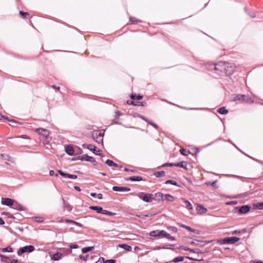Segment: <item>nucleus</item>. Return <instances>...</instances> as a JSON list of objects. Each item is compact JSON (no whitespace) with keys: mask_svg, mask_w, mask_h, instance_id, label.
<instances>
[{"mask_svg":"<svg viewBox=\"0 0 263 263\" xmlns=\"http://www.w3.org/2000/svg\"><path fill=\"white\" fill-rule=\"evenodd\" d=\"M63 201L65 210H67L68 212H70L72 210V206L68 202L65 201L64 199H63Z\"/></svg>","mask_w":263,"mask_h":263,"instance_id":"17","label":"nucleus"},{"mask_svg":"<svg viewBox=\"0 0 263 263\" xmlns=\"http://www.w3.org/2000/svg\"><path fill=\"white\" fill-rule=\"evenodd\" d=\"M180 153L182 155H184V156H187V154L186 153V151H185V149H184V148H181V149H180Z\"/></svg>","mask_w":263,"mask_h":263,"instance_id":"47","label":"nucleus"},{"mask_svg":"<svg viewBox=\"0 0 263 263\" xmlns=\"http://www.w3.org/2000/svg\"><path fill=\"white\" fill-rule=\"evenodd\" d=\"M140 118L141 119H142V120L145 121L146 122H149V120H147L145 117H144V116H140Z\"/></svg>","mask_w":263,"mask_h":263,"instance_id":"52","label":"nucleus"},{"mask_svg":"<svg viewBox=\"0 0 263 263\" xmlns=\"http://www.w3.org/2000/svg\"><path fill=\"white\" fill-rule=\"evenodd\" d=\"M183 200L184 203H185V206L189 210H192L193 209V206L192 204L189 202L188 200H184V199H182Z\"/></svg>","mask_w":263,"mask_h":263,"instance_id":"24","label":"nucleus"},{"mask_svg":"<svg viewBox=\"0 0 263 263\" xmlns=\"http://www.w3.org/2000/svg\"><path fill=\"white\" fill-rule=\"evenodd\" d=\"M68 178L70 179H76L77 178V176L75 175L69 174V176Z\"/></svg>","mask_w":263,"mask_h":263,"instance_id":"49","label":"nucleus"},{"mask_svg":"<svg viewBox=\"0 0 263 263\" xmlns=\"http://www.w3.org/2000/svg\"><path fill=\"white\" fill-rule=\"evenodd\" d=\"M74 189L76 191H78V192L81 191V189H80V188L79 186H74Z\"/></svg>","mask_w":263,"mask_h":263,"instance_id":"56","label":"nucleus"},{"mask_svg":"<svg viewBox=\"0 0 263 263\" xmlns=\"http://www.w3.org/2000/svg\"><path fill=\"white\" fill-rule=\"evenodd\" d=\"M63 254L60 252H57L56 253L52 255L51 258L53 260H59L62 258Z\"/></svg>","mask_w":263,"mask_h":263,"instance_id":"14","label":"nucleus"},{"mask_svg":"<svg viewBox=\"0 0 263 263\" xmlns=\"http://www.w3.org/2000/svg\"><path fill=\"white\" fill-rule=\"evenodd\" d=\"M89 208L91 210H95L98 213H101L102 214L103 212V209L100 206H90Z\"/></svg>","mask_w":263,"mask_h":263,"instance_id":"20","label":"nucleus"},{"mask_svg":"<svg viewBox=\"0 0 263 263\" xmlns=\"http://www.w3.org/2000/svg\"><path fill=\"white\" fill-rule=\"evenodd\" d=\"M163 249H171L174 250L175 249V245H167L162 247Z\"/></svg>","mask_w":263,"mask_h":263,"instance_id":"32","label":"nucleus"},{"mask_svg":"<svg viewBox=\"0 0 263 263\" xmlns=\"http://www.w3.org/2000/svg\"><path fill=\"white\" fill-rule=\"evenodd\" d=\"M174 166L181 168H186L187 163L185 161H181L175 164Z\"/></svg>","mask_w":263,"mask_h":263,"instance_id":"21","label":"nucleus"},{"mask_svg":"<svg viewBox=\"0 0 263 263\" xmlns=\"http://www.w3.org/2000/svg\"><path fill=\"white\" fill-rule=\"evenodd\" d=\"M79 257L80 259L83 260L84 261H86L88 259V255H86L85 256H82V255H79Z\"/></svg>","mask_w":263,"mask_h":263,"instance_id":"44","label":"nucleus"},{"mask_svg":"<svg viewBox=\"0 0 263 263\" xmlns=\"http://www.w3.org/2000/svg\"><path fill=\"white\" fill-rule=\"evenodd\" d=\"M167 232H166L164 230H161V231H159V236H163V237H165L166 234H167Z\"/></svg>","mask_w":263,"mask_h":263,"instance_id":"41","label":"nucleus"},{"mask_svg":"<svg viewBox=\"0 0 263 263\" xmlns=\"http://www.w3.org/2000/svg\"><path fill=\"white\" fill-rule=\"evenodd\" d=\"M166 238H167V239L171 240H172V241H174L176 240L175 238L173 236H172L170 234L168 233H167L166 236H165Z\"/></svg>","mask_w":263,"mask_h":263,"instance_id":"42","label":"nucleus"},{"mask_svg":"<svg viewBox=\"0 0 263 263\" xmlns=\"http://www.w3.org/2000/svg\"><path fill=\"white\" fill-rule=\"evenodd\" d=\"M35 248L33 246L29 245L21 248L17 251V255L21 256L22 254L25 252H32L34 250Z\"/></svg>","mask_w":263,"mask_h":263,"instance_id":"5","label":"nucleus"},{"mask_svg":"<svg viewBox=\"0 0 263 263\" xmlns=\"http://www.w3.org/2000/svg\"><path fill=\"white\" fill-rule=\"evenodd\" d=\"M216 183H217V181H215L213 182H206V184L208 185H211V186H213L215 189H216L218 187V186H217L216 185Z\"/></svg>","mask_w":263,"mask_h":263,"instance_id":"36","label":"nucleus"},{"mask_svg":"<svg viewBox=\"0 0 263 263\" xmlns=\"http://www.w3.org/2000/svg\"><path fill=\"white\" fill-rule=\"evenodd\" d=\"M105 163L110 166H112V165H114V162L112 160L109 159H107L105 161Z\"/></svg>","mask_w":263,"mask_h":263,"instance_id":"43","label":"nucleus"},{"mask_svg":"<svg viewBox=\"0 0 263 263\" xmlns=\"http://www.w3.org/2000/svg\"><path fill=\"white\" fill-rule=\"evenodd\" d=\"M233 101H237L239 100L242 102H245L246 103H253L254 100H252L251 98L248 97L247 96L244 95H234L233 98Z\"/></svg>","mask_w":263,"mask_h":263,"instance_id":"2","label":"nucleus"},{"mask_svg":"<svg viewBox=\"0 0 263 263\" xmlns=\"http://www.w3.org/2000/svg\"><path fill=\"white\" fill-rule=\"evenodd\" d=\"M140 250V248H139V247H135L134 248V250H135V251H139V250Z\"/></svg>","mask_w":263,"mask_h":263,"instance_id":"63","label":"nucleus"},{"mask_svg":"<svg viewBox=\"0 0 263 263\" xmlns=\"http://www.w3.org/2000/svg\"><path fill=\"white\" fill-rule=\"evenodd\" d=\"M87 148L90 151H92L93 153H95V151H96V147L92 144H88L87 145Z\"/></svg>","mask_w":263,"mask_h":263,"instance_id":"29","label":"nucleus"},{"mask_svg":"<svg viewBox=\"0 0 263 263\" xmlns=\"http://www.w3.org/2000/svg\"><path fill=\"white\" fill-rule=\"evenodd\" d=\"M239 240V238L236 237H231L226 238L224 239H221L218 241V242L220 245H224V244H233L235 242L238 241Z\"/></svg>","mask_w":263,"mask_h":263,"instance_id":"4","label":"nucleus"},{"mask_svg":"<svg viewBox=\"0 0 263 263\" xmlns=\"http://www.w3.org/2000/svg\"><path fill=\"white\" fill-rule=\"evenodd\" d=\"M196 211L198 214L202 215L206 213L208 210L202 204H197Z\"/></svg>","mask_w":263,"mask_h":263,"instance_id":"8","label":"nucleus"},{"mask_svg":"<svg viewBox=\"0 0 263 263\" xmlns=\"http://www.w3.org/2000/svg\"><path fill=\"white\" fill-rule=\"evenodd\" d=\"M93 248H94L93 247H87L83 248L82 249V252L83 253H86L88 252L92 251L93 249Z\"/></svg>","mask_w":263,"mask_h":263,"instance_id":"26","label":"nucleus"},{"mask_svg":"<svg viewBox=\"0 0 263 263\" xmlns=\"http://www.w3.org/2000/svg\"><path fill=\"white\" fill-rule=\"evenodd\" d=\"M175 164L173 163H166L164 165V166H174Z\"/></svg>","mask_w":263,"mask_h":263,"instance_id":"53","label":"nucleus"},{"mask_svg":"<svg viewBox=\"0 0 263 263\" xmlns=\"http://www.w3.org/2000/svg\"><path fill=\"white\" fill-rule=\"evenodd\" d=\"M0 257H2L3 258V260L4 261L6 260V259H8V257H6L3 255H0Z\"/></svg>","mask_w":263,"mask_h":263,"instance_id":"59","label":"nucleus"},{"mask_svg":"<svg viewBox=\"0 0 263 263\" xmlns=\"http://www.w3.org/2000/svg\"><path fill=\"white\" fill-rule=\"evenodd\" d=\"M0 250L2 251L3 252H12L13 251L12 248L10 247L0 249Z\"/></svg>","mask_w":263,"mask_h":263,"instance_id":"27","label":"nucleus"},{"mask_svg":"<svg viewBox=\"0 0 263 263\" xmlns=\"http://www.w3.org/2000/svg\"><path fill=\"white\" fill-rule=\"evenodd\" d=\"M19 14L20 15V16H26V15H29L28 12H24L23 11H20Z\"/></svg>","mask_w":263,"mask_h":263,"instance_id":"45","label":"nucleus"},{"mask_svg":"<svg viewBox=\"0 0 263 263\" xmlns=\"http://www.w3.org/2000/svg\"><path fill=\"white\" fill-rule=\"evenodd\" d=\"M10 122L12 123L11 124H10V125L14 126H15L14 124H16V122L14 120H11Z\"/></svg>","mask_w":263,"mask_h":263,"instance_id":"58","label":"nucleus"},{"mask_svg":"<svg viewBox=\"0 0 263 263\" xmlns=\"http://www.w3.org/2000/svg\"><path fill=\"white\" fill-rule=\"evenodd\" d=\"M65 151L69 156H72L74 153L73 148L70 145H68L65 147Z\"/></svg>","mask_w":263,"mask_h":263,"instance_id":"16","label":"nucleus"},{"mask_svg":"<svg viewBox=\"0 0 263 263\" xmlns=\"http://www.w3.org/2000/svg\"><path fill=\"white\" fill-rule=\"evenodd\" d=\"M165 183L166 184H172L174 185H178L177 184V183L174 181V180H167L166 182H165Z\"/></svg>","mask_w":263,"mask_h":263,"instance_id":"39","label":"nucleus"},{"mask_svg":"<svg viewBox=\"0 0 263 263\" xmlns=\"http://www.w3.org/2000/svg\"><path fill=\"white\" fill-rule=\"evenodd\" d=\"M99 262L100 263H101L102 262H103L104 263H115L116 260L115 259H107V260L104 261V258L100 257L98 261L97 262H96V263H99Z\"/></svg>","mask_w":263,"mask_h":263,"instance_id":"18","label":"nucleus"},{"mask_svg":"<svg viewBox=\"0 0 263 263\" xmlns=\"http://www.w3.org/2000/svg\"><path fill=\"white\" fill-rule=\"evenodd\" d=\"M218 112L221 115H226L228 112V110H227L224 107H222L217 110Z\"/></svg>","mask_w":263,"mask_h":263,"instance_id":"25","label":"nucleus"},{"mask_svg":"<svg viewBox=\"0 0 263 263\" xmlns=\"http://www.w3.org/2000/svg\"><path fill=\"white\" fill-rule=\"evenodd\" d=\"M179 249H181V250L189 251L192 252H196V251H195L193 249H190L189 248H186V247H185L183 246H180L179 248Z\"/></svg>","mask_w":263,"mask_h":263,"instance_id":"37","label":"nucleus"},{"mask_svg":"<svg viewBox=\"0 0 263 263\" xmlns=\"http://www.w3.org/2000/svg\"><path fill=\"white\" fill-rule=\"evenodd\" d=\"M214 69L217 71V73L221 74L224 71V73L227 74H231L233 71V68L229 63L224 62H219L214 66Z\"/></svg>","mask_w":263,"mask_h":263,"instance_id":"1","label":"nucleus"},{"mask_svg":"<svg viewBox=\"0 0 263 263\" xmlns=\"http://www.w3.org/2000/svg\"><path fill=\"white\" fill-rule=\"evenodd\" d=\"M34 220L37 222H42L44 221V218L42 217H36L34 218Z\"/></svg>","mask_w":263,"mask_h":263,"instance_id":"40","label":"nucleus"},{"mask_svg":"<svg viewBox=\"0 0 263 263\" xmlns=\"http://www.w3.org/2000/svg\"><path fill=\"white\" fill-rule=\"evenodd\" d=\"M156 200L158 202H162L163 201V197L164 195L160 192H158L155 194Z\"/></svg>","mask_w":263,"mask_h":263,"instance_id":"15","label":"nucleus"},{"mask_svg":"<svg viewBox=\"0 0 263 263\" xmlns=\"http://www.w3.org/2000/svg\"><path fill=\"white\" fill-rule=\"evenodd\" d=\"M129 22L130 24H137L138 22H139V20L137 19L136 17H130L129 18Z\"/></svg>","mask_w":263,"mask_h":263,"instance_id":"31","label":"nucleus"},{"mask_svg":"<svg viewBox=\"0 0 263 263\" xmlns=\"http://www.w3.org/2000/svg\"><path fill=\"white\" fill-rule=\"evenodd\" d=\"M250 210V206L249 205H246L241 206L238 210V213L239 214H246L248 213Z\"/></svg>","mask_w":263,"mask_h":263,"instance_id":"11","label":"nucleus"},{"mask_svg":"<svg viewBox=\"0 0 263 263\" xmlns=\"http://www.w3.org/2000/svg\"><path fill=\"white\" fill-rule=\"evenodd\" d=\"M95 154L97 155H101V154L100 153V150L96 151Z\"/></svg>","mask_w":263,"mask_h":263,"instance_id":"62","label":"nucleus"},{"mask_svg":"<svg viewBox=\"0 0 263 263\" xmlns=\"http://www.w3.org/2000/svg\"><path fill=\"white\" fill-rule=\"evenodd\" d=\"M4 119L8 120V118H5L4 116H3V115L0 113V120H1V119Z\"/></svg>","mask_w":263,"mask_h":263,"instance_id":"60","label":"nucleus"},{"mask_svg":"<svg viewBox=\"0 0 263 263\" xmlns=\"http://www.w3.org/2000/svg\"><path fill=\"white\" fill-rule=\"evenodd\" d=\"M148 123H149V124L152 125L153 126H154L155 128H157V125L156 124H155V123H153V122H151V121H149V122H148Z\"/></svg>","mask_w":263,"mask_h":263,"instance_id":"51","label":"nucleus"},{"mask_svg":"<svg viewBox=\"0 0 263 263\" xmlns=\"http://www.w3.org/2000/svg\"><path fill=\"white\" fill-rule=\"evenodd\" d=\"M14 201L10 198H6L2 199V204L7 206H11L13 204Z\"/></svg>","mask_w":263,"mask_h":263,"instance_id":"13","label":"nucleus"},{"mask_svg":"<svg viewBox=\"0 0 263 263\" xmlns=\"http://www.w3.org/2000/svg\"><path fill=\"white\" fill-rule=\"evenodd\" d=\"M130 98L132 100L136 99V100H141L142 98V96H140L139 95L137 96L136 95L132 94L130 95Z\"/></svg>","mask_w":263,"mask_h":263,"instance_id":"28","label":"nucleus"},{"mask_svg":"<svg viewBox=\"0 0 263 263\" xmlns=\"http://www.w3.org/2000/svg\"><path fill=\"white\" fill-rule=\"evenodd\" d=\"M128 179L132 181H139L142 180V177L138 176L130 177Z\"/></svg>","mask_w":263,"mask_h":263,"instance_id":"23","label":"nucleus"},{"mask_svg":"<svg viewBox=\"0 0 263 263\" xmlns=\"http://www.w3.org/2000/svg\"><path fill=\"white\" fill-rule=\"evenodd\" d=\"M184 259V257H182V256H179V257H177L176 258H175L173 261V262H181Z\"/></svg>","mask_w":263,"mask_h":263,"instance_id":"30","label":"nucleus"},{"mask_svg":"<svg viewBox=\"0 0 263 263\" xmlns=\"http://www.w3.org/2000/svg\"><path fill=\"white\" fill-rule=\"evenodd\" d=\"M49 174L50 176H53L54 174V172L53 170H50Z\"/></svg>","mask_w":263,"mask_h":263,"instance_id":"57","label":"nucleus"},{"mask_svg":"<svg viewBox=\"0 0 263 263\" xmlns=\"http://www.w3.org/2000/svg\"><path fill=\"white\" fill-rule=\"evenodd\" d=\"M112 190L116 192H128L130 191V189L127 187H120V186H113Z\"/></svg>","mask_w":263,"mask_h":263,"instance_id":"12","label":"nucleus"},{"mask_svg":"<svg viewBox=\"0 0 263 263\" xmlns=\"http://www.w3.org/2000/svg\"><path fill=\"white\" fill-rule=\"evenodd\" d=\"M178 224H179V226L180 227L185 228L187 230H188L189 231L195 233H196L197 234H200V233L199 231H198L197 230L193 229L192 228H191L190 227H189L187 226L184 225V224H182V223H179Z\"/></svg>","mask_w":263,"mask_h":263,"instance_id":"10","label":"nucleus"},{"mask_svg":"<svg viewBox=\"0 0 263 263\" xmlns=\"http://www.w3.org/2000/svg\"><path fill=\"white\" fill-rule=\"evenodd\" d=\"M102 214H104V215H110V216H114L116 214L115 213L111 212L108 211L107 210H103Z\"/></svg>","mask_w":263,"mask_h":263,"instance_id":"35","label":"nucleus"},{"mask_svg":"<svg viewBox=\"0 0 263 263\" xmlns=\"http://www.w3.org/2000/svg\"><path fill=\"white\" fill-rule=\"evenodd\" d=\"M97 197H98V199H102V198H103L102 194H100H100H98L97 195Z\"/></svg>","mask_w":263,"mask_h":263,"instance_id":"54","label":"nucleus"},{"mask_svg":"<svg viewBox=\"0 0 263 263\" xmlns=\"http://www.w3.org/2000/svg\"><path fill=\"white\" fill-rule=\"evenodd\" d=\"M97 195L96 193H90V196L93 197H96Z\"/></svg>","mask_w":263,"mask_h":263,"instance_id":"64","label":"nucleus"},{"mask_svg":"<svg viewBox=\"0 0 263 263\" xmlns=\"http://www.w3.org/2000/svg\"><path fill=\"white\" fill-rule=\"evenodd\" d=\"M165 175V172L164 171H160L157 172L155 173V175L156 177H161Z\"/></svg>","mask_w":263,"mask_h":263,"instance_id":"33","label":"nucleus"},{"mask_svg":"<svg viewBox=\"0 0 263 263\" xmlns=\"http://www.w3.org/2000/svg\"><path fill=\"white\" fill-rule=\"evenodd\" d=\"M5 223L4 221L3 220L2 218L0 217V224L2 225Z\"/></svg>","mask_w":263,"mask_h":263,"instance_id":"61","label":"nucleus"},{"mask_svg":"<svg viewBox=\"0 0 263 263\" xmlns=\"http://www.w3.org/2000/svg\"><path fill=\"white\" fill-rule=\"evenodd\" d=\"M119 248L123 249L127 251H131L132 247L126 244H120L118 246Z\"/></svg>","mask_w":263,"mask_h":263,"instance_id":"19","label":"nucleus"},{"mask_svg":"<svg viewBox=\"0 0 263 263\" xmlns=\"http://www.w3.org/2000/svg\"><path fill=\"white\" fill-rule=\"evenodd\" d=\"M65 221L67 222H70V223H74L79 226H81V224L74 221H73V220H69V219H66L65 220Z\"/></svg>","mask_w":263,"mask_h":263,"instance_id":"46","label":"nucleus"},{"mask_svg":"<svg viewBox=\"0 0 263 263\" xmlns=\"http://www.w3.org/2000/svg\"><path fill=\"white\" fill-rule=\"evenodd\" d=\"M10 263H19V262L16 259H12L11 260Z\"/></svg>","mask_w":263,"mask_h":263,"instance_id":"55","label":"nucleus"},{"mask_svg":"<svg viewBox=\"0 0 263 263\" xmlns=\"http://www.w3.org/2000/svg\"><path fill=\"white\" fill-rule=\"evenodd\" d=\"M35 131L37 132L39 134L43 135L46 138V140L44 142V144H48V143L49 142V141L48 140V136L49 134V131L44 128H37L35 129Z\"/></svg>","mask_w":263,"mask_h":263,"instance_id":"7","label":"nucleus"},{"mask_svg":"<svg viewBox=\"0 0 263 263\" xmlns=\"http://www.w3.org/2000/svg\"><path fill=\"white\" fill-rule=\"evenodd\" d=\"M79 159L81 161H90L91 162H93L95 161V159L94 158L89 156L87 155H83L82 156L79 157Z\"/></svg>","mask_w":263,"mask_h":263,"instance_id":"9","label":"nucleus"},{"mask_svg":"<svg viewBox=\"0 0 263 263\" xmlns=\"http://www.w3.org/2000/svg\"><path fill=\"white\" fill-rule=\"evenodd\" d=\"M137 196L144 201L149 202L152 201V195L151 194H145L143 192L139 193Z\"/></svg>","mask_w":263,"mask_h":263,"instance_id":"6","label":"nucleus"},{"mask_svg":"<svg viewBox=\"0 0 263 263\" xmlns=\"http://www.w3.org/2000/svg\"><path fill=\"white\" fill-rule=\"evenodd\" d=\"M78 247H79L76 244H73V245H71L69 246V248L71 249H77Z\"/></svg>","mask_w":263,"mask_h":263,"instance_id":"50","label":"nucleus"},{"mask_svg":"<svg viewBox=\"0 0 263 263\" xmlns=\"http://www.w3.org/2000/svg\"><path fill=\"white\" fill-rule=\"evenodd\" d=\"M159 231H153L150 232L149 235L152 237L159 236Z\"/></svg>","mask_w":263,"mask_h":263,"instance_id":"34","label":"nucleus"},{"mask_svg":"<svg viewBox=\"0 0 263 263\" xmlns=\"http://www.w3.org/2000/svg\"><path fill=\"white\" fill-rule=\"evenodd\" d=\"M165 200L168 201L173 202L175 200V197L169 194H164Z\"/></svg>","mask_w":263,"mask_h":263,"instance_id":"22","label":"nucleus"},{"mask_svg":"<svg viewBox=\"0 0 263 263\" xmlns=\"http://www.w3.org/2000/svg\"><path fill=\"white\" fill-rule=\"evenodd\" d=\"M127 103L128 104H131V105H133L134 106H137V105H140V104H137V103H135L134 101H127Z\"/></svg>","mask_w":263,"mask_h":263,"instance_id":"48","label":"nucleus"},{"mask_svg":"<svg viewBox=\"0 0 263 263\" xmlns=\"http://www.w3.org/2000/svg\"><path fill=\"white\" fill-rule=\"evenodd\" d=\"M58 172L59 173V174L60 175H61L62 176H63L64 177H67L68 178V176H69V174L65 173H64L63 172H62L61 170H58Z\"/></svg>","mask_w":263,"mask_h":263,"instance_id":"38","label":"nucleus"},{"mask_svg":"<svg viewBox=\"0 0 263 263\" xmlns=\"http://www.w3.org/2000/svg\"><path fill=\"white\" fill-rule=\"evenodd\" d=\"M104 132L102 130H95L92 133L93 139L98 143H103Z\"/></svg>","mask_w":263,"mask_h":263,"instance_id":"3","label":"nucleus"}]
</instances>
